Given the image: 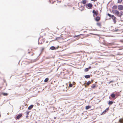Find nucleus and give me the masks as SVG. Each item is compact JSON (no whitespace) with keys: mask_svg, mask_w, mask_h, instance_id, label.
<instances>
[{"mask_svg":"<svg viewBox=\"0 0 123 123\" xmlns=\"http://www.w3.org/2000/svg\"><path fill=\"white\" fill-rule=\"evenodd\" d=\"M117 6L116 5H115L113 6L112 7L113 10L112 11V12L115 15H117L118 17H121L123 14V12H119L118 10H114L117 9Z\"/></svg>","mask_w":123,"mask_h":123,"instance_id":"f257e3e1","label":"nucleus"},{"mask_svg":"<svg viewBox=\"0 0 123 123\" xmlns=\"http://www.w3.org/2000/svg\"><path fill=\"white\" fill-rule=\"evenodd\" d=\"M85 6L87 8L89 9H90L92 8L93 5L92 4L89 3L86 4Z\"/></svg>","mask_w":123,"mask_h":123,"instance_id":"f03ea898","label":"nucleus"},{"mask_svg":"<svg viewBox=\"0 0 123 123\" xmlns=\"http://www.w3.org/2000/svg\"><path fill=\"white\" fill-rule=\"evenodd\" d=\"M92 13H93V16L95 17V16H97L98 15V11H96L94 10L92 11Z\"/></svg>","mask_w":123,"mask_h":123,"instance_id":"7ed1b4c3","label":"nucleus"},{"mask_svg":"<svg viewBox=\"0 0 123 123\" xmlns=\"http://www.w3.org/2000/svg\"><path fill=\"white\" fill-rule=\"evenodd\" d=\"M79 37L80 38H81V39H83L85 37L84 35V34H80L79 35H75L74 36V38L75 37Z\"/></svg>","mask_w":123,"mask_h":123,"instance_id":"20e7f679","label":"nucleus"},{"mask_svg":"<svg viewBox=\"0 0 123 123\" xmlns=\"http://www.w3.org/2000/svg\"><path fill=\"white\" fill-rule=\"evenodd\" d=\"M118 9L119 10H123V6L119 5L118 6Z\"/></svg>","mask_w":123,"mask_h":123,"instance_id":"39448f33","label":"nucleus"},{"mask_svg":"<svg viewBox=\"0 0 123 123\" xmlns=\"http://www.w3.org/2000/svg\"><path fill=\"white\" fill-rule=\"evenodd\" d=\"M108 15L110 17H111L112 19L113 20L116 19V18L115 17V16L113 15H111L109 13H108Z\"/></svg>","mask_w":123,"mask_h":123,"instance_id":"423d86ee","label":"nucleus"},{"mask_svg":"<svg viewBox=\"0 0 123 123\" xmlns=\"http://www.w3.org/2000/svg\"><path fill=\"white\" fill-rule=\"evenodd\" d=\"M100 19V18L98 16L96 17L95 18V20L97 21H99Z\"/></svg>","mask_w":123,"mask_h":123,"instance_id":"0eeeda50","label":"nucleus"},{"mask_svg":"<svg viewBox=\"0 0 123 123\" xmlns=\"http://www.w3.org/2000/svg\"><path fill=\"white\" fill-rule=\"evenodd\" d=\"M109 109L108 108H107L106 110H105L102 113V114H105L106 112H107L109 110Z\"/></svg>","mask_w":123,"mask_h":123,"instance_id":"6e6552de","label":"nucleus"},{"mask_svg":"<svg viewBox=\"0 0 123 123\" xmlns=\"http://www.w3.org/2000/svg\"><path fill=\"white\" fill-rule=\"evenodd\" d=\"M22 116V115L21 114H19L16 117V118L18 119H19Z\"/></svg>","mask_w":123,"mask_h":123,"instance_id":"1a4fd4ad","label":"nucleus"},{"mask_svg":"<svg viewBox=\"0 0 123 123\" xmlns=\"http://www.w3.org/2000/svg\"><path fill=\"white\" fill-rule=\"evenodd\" d=\"M79 9L81 11H82L84 10V7L83 6H81L79 7Z\"/></svg>","mask_w":123,"mask_h":123,"instance_id":"9d476101","label":"nucleus"},{"mask_svg":"<svg viewBox=\"0 0 123 123\" xmlns=\"http://www.w3.org/2000/svg\"><path fill=\"white\" fill-rule=\"evenodd\" d=\"M87 2L86 0H82V1L81 2V3L83 4H86Z\"/></svg>","mask_w":123,"mask_h":123,"instance_id":"9b49d317","label":"nucleus"},{"mask_svg":"<svg viewBox=\"0 0 123 123\" xmlns=\"http://www.w3.org/2000/svg\"><path fill=\"white\" fill-rule=\"evenodd\" d=\"M33 105H31L28 107V109L29 110H31L33 107Z\"/></svg>","mask_w":123,"mask_h":123,"instance_id":"f8f14e48","label":"nucleus"},{"mask_svg":"<svg viewBox=\"0 0 123 123\" xmlns=\"http://www.w3.org/2000/svg\"><path fill=\"white\" fill-rule=\"evenodd\" d=\"M96 87V85L95 84H93L91 86V87L92 89H94Z\"/></svg>","mask_w":123,"mask_h":123,"instance_id":"ddd939ff","label":"nucleus"},{"mask_svg":"<svg viewBox=\"0 0 123 123\" xmlns=\"http://www.w3.org/2000/svg\"><path fill=\"white\" fill-rule=\"evenodd\" d=\"M92 81L91 82L89 81H88V82L86 83V84L87 86H89L90 84L92 83Z\"/></svg>","mask_w":123,"mask_h":123,"instance_id":"4468645a","label":"nucleus"},{"mask_svg":"<svg viewBox=\"0 0 123 123\" xmlns=\"http://www.w3.org/2000/svg\"><path fill=\"white\" fill-rule=\"evenodd\" d=\"M97 25L99 27H101V23H97Z\"/></svg>","mask_w":123,"mask_h":123,"instance_id":"2eb2a0df","label":"nucleus"},{"mask_svg":"<svg viewBox=\"0 0 123 123\" xmlns=\"http://www.w3.org/2000/svg\"><path fill=\"white\" fill-rule=\"evenodd\" d=\"M119 122L120 123H123V119L121 118L119 120Z\"/></svg>","mask_w":123,"mask_h":123,"instance_id":"dca6fc26","label":"nucleus"},{"mask_svg":"<svg viewBox=\"0 0 123 123\" xmlns=\"http://www.w3.org/2000/svg\"><path fill=\"white\" fill-rule=\"evenodd\" d=\"M111 96L112 98H114L115 97L116 95L114 93H112L111 95Z\"/></svg>","mask_w":123,"mask_h":123,"instance_id":"f3484780","label":"nucleus"},{"mask_svg":"<svg viewBox=\"0 0 123 123\" xmlns=\"http://www.w3.org/2000/svg\"><path fill=\"white\" fill-rule=\"evenodd\" d=\"M90 76L89 75H86L85 76V78L86 79L90 78Z\"/></svg>","mask_w":123,"mask_h":123,"instance_id":"a211bd4d","label":"nucleus"},{"mask_svg":"<svg viewBox=\"0 0 123 123\" xmlns=\"http://www.w3.org/2000/svg\"><path fill=\"white\" fill-rule=\"evenodd\" d=\"M55 49V48L54 46H52L50 47V49L53 50Z\"/></svg>","mask_w":123,"mask_h":123,"instance_id":"6ab92c4d","label":"nucleus"},{"mask_svg":"<svg viewBox=\"0 0 123 123\" xmlns=\"http://www.w3.org/2000/svg\"><path fill=\"white\" fill-rule=\"evenodd\" d=\"M114 102H113L111 101H109L108 103V104L109 105H111L113 104Z\"/></svg>","mask_w":123,"mask_h":123,"instance_id":"aec40b11","label":"nucleus"},{"mask_svg":"<svg viewBox=\"0 0 123 123\" xmlns=\"http://www.w3.org/2000/svg\"><path fill=\"white\" fill-rule=\"evenodd\" d=\"M91 106H86V110H88L91 108Z\"/></svg>","mask_w":123,"mask_h":123,"instance_id":"412c9836","label":"nucleus"},{"mask_svg":"<svg viewBox=\"0 0 123 123\" xmlns=\"http://www.w3.org/2000/svg\"><path fill=\"white\" fill-rule=\"evenodd\" d=\"M2 94L4 96H7L8 95V94L7 93H2Z\"/></svg>","mask_w":123,"mask_h":123,"instance_id":"4be33fe9","label":"nucleus"},{"mask_svg":"<svg viewBox=\"0 0 123 123\" xmlns=\"http://www.w3.org/2000/svg\"><path fill=\"white\" fill-rule=\"evenodd\" d=\"M49 80V79L48 78H46L45 80L44 81L45 82H47Z\"/></svg>","mask_w":123,"mask_h":123,"instance_id":"5701e85b","label":"nucleus"},{"mask_svg":"<svg viewBox=\"0 0 123 123\" xmlns=\"http://www.w3.org/2000/svg\"><path fill=\"white\" fill-rule=\"evenodd\" d=\"M122 0H118L117 3H120L122 2Z\"/></svg>","mask_w":123,"mask_h":123,"instance_id":"b1692460","label":"nucleus"},{"mask_svg":"<svg viewBox=\"0 0 123 123\" xmlns=\"http://www.w3.org/2000/svg\"><path fill=\"white\" fill-rule=\"evenodd\" d=\"M30 111H27V112H26V116H28V115H29V113L30 112Z\"/></svg>","mask_w":123,"mask_h":123,"instance_id":"393cba45","label":"nucleus"},{"mask_svg":"<svg viewBox=\"0 0 123 123\" xmlns=\"http://www.w3.org/2000/svg\"><path fill=\"white\" fill-rule=\"evenodd\" d=\"M88 70V68H86L85 69V72H87Z\"/></svg>","mask_w":123,"mask_h":123,"instance_id":"a878e982","label":"nucleus"},{"mask_svg":"<svg viewBox=\"0 0 123 123\" xmlns=\"http://www.w3.org/2000/svg\"><path fill=\"white\" fill-rule=\"evenodd\" d=\"M116 19H114V20H113V21L114 22V24H115L116 23Z\"/></svg>","mask_w":123,"mask_h":123,"instance_id":"bb28decb","label":"nucleus"},{"mask_svg":"<svg viewBox=\"0 0 123 123\" xmlns=\"http://www.w3.org/2000/svg\"><path fill=\"white\" fill-rule=\"evenodd\" d=\"M73 85L72 84H69V86L70 87H71Z\"/></svg>","mask_w":123,"mask_h":123,"instance_id":"cd10ccee","label":"nucleus"},{"mask_svg":"<svg viewBox=\"0 0 123 123\" xmlns=\"http://www.w3.org/2000/svg\"><path fill=\"white\" fill-rule=\"evenodd\" d=\"M118 31H119L118 29H116L114 30V31L115 32H117Z\"/></svg>","mask_w":123,"mask_h":123,"instance_id":"c85d7f7f","label":"nucleus"},{"mask_svg":"<svg viewBox=\"0 0 123 123\" xmlns=\"http://www.w3.org/2000/svg\"><path fill=\"white\" fill-rule=\"evenodd\" d=\"M120 41L121 43H123V39L121 40H120Z\"/></svg>","mask_w":123,"mask_h":123,"instance_id":"c756f323","label":"nucleus"},{"mask_svg":"<svg viewBox=\"0 0 123 123\" xmlns=\"http://www.w3.org/2000/svg\"><path fill=\"white\" fill-rule=\"evenodd\" d=\"M77 37V40H78L80 38V37Z\"/></svg>","mask_w":123,"mask_h":123,"instance_id":"7c9ffc66","label":"nucleus"},{"mask_svg":"<svg viewBox=\"0 0 123 123\" xmlns=\"http://www.w3.org/2000/svg\"><path fill=\"white\" fill-rule=\"evenodd\" d=\"M97 0H91V1H96Z\"/></svg>","mask_w":123,"mask_h":123,"instance_id":"2f4dec72","label":"nucleus"},{"mask_svg":"<svg viewBox=\"0 0 123 123\" xmlns=\"http://www.w3.org/2000/svg\"><path fill=\"white\" fill-rule=\"evenodd\" d=\"M111 82H112V81H110V82H109V84H110V83H111Z\"/></svg>","mask_w":123,"mask_h":123,"instance_id":"473e14b6","label":"nucleus"},{"mask_svg":"<svg viewBox=\"0 0 123 123\" xmlns=\"http://www.w3.org/2000/svg\"><path fill=\"white\" fill-rule=\"evenodd\" d=\"M34 55V53H32V54L31 55Z\"/></svg>","mask_w":123,"mask_h":123,"instance_id":"72a5a7b5","label":"nucleus"},{"mask_svg":"<svg viewBox=\"0 0 123 123\" xmlns=\"http://www.w3.org/2000/svg\"><path fill=\"white\" fill-rule=\"evenodd\" d=\"M28 117V116H26V118H27V117Z\"/></svg>","mask_w":123,"mask_h":123,"instance_id":"f704fd0d","label":"nucleus"},{"mask_svg":"<svg viewBox=\"0 0 123 123\" xmlns=\"http://www.w3.org/2000/svg\"><path fill=\"white\" fill-rule=\"evenodd\" d=\"M89 68H91V67H89Z\"/></svg>","mask_w":123,"mask_h":123,"instance_id":"c9c22d12","label":"nucleus"},{"mask_svg":"<svg viewBox=\"0 0 123 123\" xmlns=\"http://www.w3.org/2000/svg\"><path fill=\"white\" fill-rule=\"evenodd\" d=\"M59 38V37H57V38Z\"/></svg>","mask_w":123,"mask_h":123,"instance_id":"e433bc0d","label":"nucleus"},{"mask_svg":"<svg viewBox=\"0 0 123 123\" xmlns=\"http://www.w3.org/2000/svg\"><path fill=\"white\" fill-rule=\"evenodd\" d=\"M31 52H29V53H31Z\"/></svg>","mask_w":123,"mask_h":123,"instance_id":"4c0bfd02","label":"nucleus"}]
</instances>
